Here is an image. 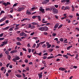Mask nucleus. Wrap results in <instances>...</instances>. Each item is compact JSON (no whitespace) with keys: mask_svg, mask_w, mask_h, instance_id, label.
<instances>
[{"mask_svg":"<svg viewBox=\"0 0 79 79\" xmlns=\"http://www.w3.org/2000/svg\"><path fill=\"white\" fill-rule=\"evenodd\" d=\"M52 11L54 14H57L58 13V10L54 6H52Z\"/></svg>","mask_w":79,"mask_h":79,"instance_id":"obj_1","label":"nucleus"},{"mask_svg":"<svg viewBox=\"0 0 79 79\" xmlns=\"http://www.w3.org/2000/svg\"><path fill=\"white\" fill-rule=\"evenodd\" d=\"M65 5H67V4H69V0H61V3H65Z\"/></svg>","mask_w":79,"mask_h":79,"instance_id":"obj_2","label":"nucleus"},{"mask_svg":"<svg viewBox=\"0 0 79 79\" xmlns=\"http://www.w3.org/2000/svg\"><path fill=\"white\" fill-rule=\"evenodd\" d=\"M20 58L19 56H16L15 57V58L12 59V60L13 61H14V62H16V60H20Z\"/></svg>","mask_w":79,"mask_h":79,"instance_id":"obj_3","label":"nucleus"},{"mask_svg":"<svg viewBox=\"0 0 79 79\" xmlns=\"http://www.w3.org/2000/svg\"><path fill=\"white\" fill-rule=\"evenodd\" d=\"M2 44H1V45H0V47H3L4 45H6V44H8V41H4L2 43Z\"/></svg>","mask_w":79,"mask_h":79,"instance_id":"obj_4","label":"nucleus"},{"mask_svg":"<svg viewBox=\"0 0 79 79\" xmlns=\"http://www.w3.org/2000/svg\"><path fill=\"white\" fill-rule=\"evenodd\" d=\"M40 8L39 9L40 11L42 12V13H45V9H43V7H40Z\"/></svg>","mask_w":79,"mask_h":79,"instance_id":"obj_5","label":"nucleus"},{"mask_svg":"<svg viewBox=\"0 0 79 79\" xmlns=\"http://www.w3.org/2000/svg\"><path fill=\"white\" fill-rule=\"evenodd\" d=\"M24 7H19L18 10H17L18 11H21L23 10H24Z\"/></svg>","mask_w":79,"mask_h":79,"instance_id":"obj_6","label":"nucleus"},{"mask_svg":"<svg viewBox=\"0 0 79 79\" xmlns=\"http://www.w3.org/2000/svg\"><path fill=\"white\" fill-rule=\"evenodd\" d=\"M20 36H26L27 35L26 34L23 32L20 33Z\"/></svg>","mask_w":79,"mask_h":79,"instance_id":"obj_7","label":"nucleus"},{"mask_svg":"<svg viewBox=\"0 0 79 79\" xmlns=\"http://www.w3.org/2000/svg\"><path fill=\"white\" fill-rule=\"evenodd\" d=\"M38 29L41 31H44V27H40Z\"/></svg>","mask_w":79,"mask_h":79,"instance_id":"obj_8","label":"nucleus"},{"mask_svg":"<svg viewBox=\"0 0 79 79\" xmlns=\"http://www.w3.org/2000/svg\"><path fill=\"white\" fill-rule=\"evenodd\" d=\"M46 44H47V48H50L51 47V46H52V45L51 44H49V43L48 42H47L46 43Z\"/></svg>","mask_w":79,"mask_h":79,"instance_id":"obj_9","label":"nucleus"},{"mask_svg":"<svg viewBox=\"0 0 79 79\" xmlns=\"http://www.w3.org/2000/svg\"><path fill=\"white\" fill-rule=\"evenodd\" d=\"M6 19V17H4L0 20V23H2Z\"/></svg>","mask_w":79,"mask_h":79,"instance_id":"obj_10","label":"nucleus"},{"mask_svg":"<svg viewBox=\"0 0 79 79\" xmlns=\"http://www.w3.org/2000/svg\"><path fill=\"white\" fill-rule=\"evenodd\" d=\"M46 11H52V7L51 8H47L45 9Z\"/></svg>","mask_w":79,"mask_h":79,"instance_id":"obj_11","label":"nucleus"},{"mask_svg":"<svg viewBox=\"0 0 79 79\" xmlns=\"http://www.w3.org/2000/svg\"><path fill=\"white\" fill-rule=\"evenodd\" d=\"M59 70H61L62 71H65L66 70V69L65 68H63L62 67L59 68Z\"/></svg>","mask_w":79,"mask_h":79,"instance_id":"obj_12","label":"nucleus"},{"mask_svg":"<svg viewBox=\"0 0 79 79\" xmlns=\"http://www.w3.org/2000/svg\"><path fill=\"white\" fill-rule=\"evenodd\" d=\"M64 17H62L61 18L62 20H63V19H65L67 17V16H66V14H64Z\"/></svg>","mask_w":79,"mask_h":79,"instance_id":"obj_13","label":"nucleus"},{"mask_svg":"<svg viewBox=\"0 0 79 79\" xmlns=\"http://www.w3.org/2000/svg\"><path fill=\"white\" fill-rule=\"evenodd\" d=\"M59 26V23H57L54 26V28H57Z\"/></svg>","mask_w":79,"mask_h":79,"instance_id":"obj_14","label":"nucleus"},{"mask_svg":"<svg viewBox=\"0 0 79 79\" xmlns=\"http://www.w3.org/2000/svg\"><path fill=\"white\" fill-rule=\"evenodd\" d=\"M48 29V28L47 27L45 26L44 27V31H47Z\"/></svg>","mask_w":79,"mask_h":79,"instance_id":"obj_15","label":"nucleus"},{"mask_svg":"<svg viewBox=\"0 0 79 79\" xmlns=\"http://www.w3.org/2000/svg\"><path fill=\"white\" fill-rule=\"evenodd\" d=\"M68 9H69V7L68 6H66L65 7V8H64V10H68Z\"/></svg>","mask_w":79,"mask_h":79,"instance_id":"obj_16","label":"nucleus"},{"mask_svg":"<svg viewBox=\"0 0 79 79\" xmlns=\"http://www.w3.org/2000/svg\"><path fill=\"white\" fill-rule=\"evenodd\" d=\"M45 21V19H42V23H47V21Z\"/></svg>","mask_w":79,"mask_h":79,"instance_id":"obj_17","label":"nucleus"},{"mask_svg":"<svg viewBox=\"0 0 79 79\" xmlns=\"http://www.w3.org/2000/svg\"><path fill=\"white\" fill-rule=\"evenodd\" d=\"M17 51L15 50H13L10 52V53H16Z\"/></svg>","mask_w":79,"mask_h":79,"instance_id":"obj_18","label":"nucleus"},{"mask_svg":"<svg viewBox=\"0 0 79 79\" xmlns=\"http://www.w3.org/2000/svg\"><path fill=\"white\" fill-rule=\"evenodd\" d=\"M38 76H39V79L42 78V75L41 73H39Z\"/></svg>","mask_w":79,"mask_h":79,"instance_id":"obj_19","label":"nucleus"},{"mask_svg":"<svg viewBox=\"0 0 79 79\" xmlns=\"http://www.w3.org/2000/svg\"><path fill=\"white\" fill-rule=\"evenodd\" d=\"M15 76L17 77H21V75L19 74H15Z\"/></svg>","mask_w":79,"mask_h":79,"instance_id":"obj_20","label":"nucleus"},{"mask_svg":"<svg viewBox=\"0 0 79 79\" xmlns=\"http://www.w3.org/2000/svg\"><path fill=\"white\" fill-rule=\"evenodd\" d=\"M37 17H38V19L39 21H41V17H40V16H38Z\"/></svg>","mask_w":79,"mask_h":79,"instance_id":"obj_21","label":"nucleus"},{"mask_svg":"<svg viewBox=\"0 0 79 79\" xmlns=\"http://www.w3.org/2000/svg\"><path fill=\"white\" fill-rule=\"evenodd\" d=\"M17 39L19 41H22V40L21 39V38H19V37H17Z\"/></svg>","mask_w":79,"mask_h":79,"instance_id":"obj_22","label":"nucleus"},{"mask_svg":"<svg viewBox=\"0 0 79 79\" xmlns=\"http://www.w3.org/2000/svg\"><path fill=\"white\" fill-rule=\"evenodd\" d=\"M53 48H51L48 49V51L50 52H53Z\"/></svg>","mask_w":79,"mask_h":79,"instance_id":"obj_23","label":"nucleus"},{"mask_svg":"<svg viewBox=\"0 0 79 79\" xmlns=\"http://www.w3.org/2000/svg\"><path fill=\"white\" fill-rule=\"evenodd\" d=\"M16 44L17 45H21V44L19 42H17Z\"/></svg>","mask_w":79,"mask_h":79,"instance_id":"obj_24","label":"nucleus"},{"mask_svg":"<svg viewBox=\"0 0 79 79\" xmlns=\"http://www.w3.org/2000/svg\"><path fill=\"white\" fill-rule=\"evenodd\" d=\"M31 27H32V25H31V24H29L28 25V26L27 27V28H28V29H29V28H31Z\"/></svg>","mask_w":79,"mask_h":79,"instance_id":"obj_25","label":"nucleus"},{"mask_svg":"<svg viewBox=\"0 0 79 79\" xmlns=\"http://www.w3.org/2000/svg\"><path fill=\"white\" fill-rule=\"evenodd\" d=\"M63 57H65L66 59H68V57L66 55H63Z\"/></svg>","mask_w":79,"mask_h":79,"instance_id":"obj_26","label":"nucleus"},{"mask_svg":"<svg viewBox=\"0 0 79 79\" xmlns=\"http://www.w3.org/2000/svg\"><path fill=\"white\" fill-rule=\"evenodd\" d=\"M5 53L6 54V55H8L9 54V52L8 51L6 50L5 52Z\"/></svg>","mask_w":79,"mask_h":79,"instance_id":"obj_27","label":"nucleus"},{"mask_svg":"<svg viewBox=\"0 0 79 79\" xmlns=\"http://www.w3.org/2000/svg\"><path fill=\"white\" fill-rule=\"evenodd\" d=\"M66 21H67L68 23H71V20L69 19H66Z\"/></svg>","mask_w":79,"mask_h":79,"instance_id":"obj_28","label":"nucleus"},{"mask_svg":"<svg viewBox=\"0 0 79 79\" xmlns=\"http://www.w3.org/2000/svg\"><path fill=\"white\" fill-rule=\"evenodd\" d=\"M7 58L9 60H10V59H11V56L10 55H8Z\"/></svg>","mask_w":79,"mask_h":79,"instance_id":"obj_29","label":"nucleus"},{"mask_svg":"<svg viewBox=\"0 0 79 79\" xmlns=\"http://www.w3.org/2000/svg\"><path fill=\"white\" fill-rule=\"evenodd\" d=\"M48 3V2H47L46 1H43L42 3H43V4H46V3Z\"/></svg>","mask_w":79,"mask_h":79,"instance_id":"obj_30","label":"nucleus"},{"mask_svg":"<svg viewBox=\"0 0 79 79\" xmlns=\"http://www.w3.org/2000/svg\"><path fill=\"white\" fill-rule=\"evenodd\" d=\"M72 11H74V6H73V5H72Z\"/></svg>","mask_w":79,"mask_h":79,"instance_id":"obj_31","label":"nucleus"},{"mask_svg":"<svg viewBox=\"0 0 79 79\" xmlns=\"http://www.w3.org/2000/svg\"><path fill=\"white\" fill-rule=\"evenodd\" d=\"M42 47L43 48H45V47H46V45L45 44H44L42 46Z\"/></svg>","mask_w":79,"mask_h":79,"instance_id":"obj_32","label":"nucleus"},{"mask_svg":"<svg viewBox=\"0 0 79 79\" xmlns=\"http://www.w3.org/2000/svg\"><path fill=\"white\" fill-rule=\"evenodd\" d=\"M35 26L33 25L31 26V29H35Z\"/></svg>","mask_w":79,"mask_h":79,"instance_id":"obj_33","label":"nucleus"},{"mask_svg":"<svg viewBox=\"0 0 79 79\" xmlns=\"http://www.w3.org/2000/svg\"><path fill=\"white\" fill-rule=\"evenodd\" d=\"M67 55H69V56H74V55H71V54L69 53H67Z\"/></svg>","mask_w":79,"mask_h":79,"instance_id":"obj_34","label":"nucleus"},{"mask_svg":"<svg viewBox=\"0 0 79 79\" xmlns=\"http://www.w3.org/2000/svg\"><path fill=\"white\" fill-rule=\"evenodd\" d=\"M9 27H7L3 29V30H7L8 29H9Z\"/></svg>","mask_w":79,"mask_h":79,"instance_id":"obj_35","label":"nucleus"},{"mask_svg":"<svg viewBox=\"0 0 79 79\" xmlns=\"http://www.w3.org/2000/svg\"><path fill=\"white\" fill-rule=\"evenodd\" d=\"M37 15L33 16L32 17V18H33V19H35V18H37Z\"/></svg>","mask_w":79,"mask_h":79,"instance_id":"obj_36","label":"nucleus"},{"mask_svg":"<svg viewBox=\"0 0 79 79\" xmlns=\"http://www.w3.org/2000/svg\"><path fill=\"white\" fill-rule=\"evenodd\" d=\"M67 40H67V39H66L64 41V43H68V41H67Z\"/></svg>","mask_w":79,"mask_h":79,"instance_id":"obj_37","label":"nucleus"},{"mask_svg":"<svg viewBox=\"0 0 79 79\" xmlns=\"http://www.w3.org/2000/svg\"><path fill=\"white\" fill-rule=\"evenodd\" d=\"M62 26H63V24H61L59 25V26L58 27V29H60V28H61V27H62Z\"/></svg>","mask_w":79,"mask_h":79,"instance_id":"obj_38","label":"nucleus"},{"mask_svg":"<svg viewBox=\"0 0 79 79\" xmlns=\"http://www.w3.org/2000/svg\"><path fill=\"white\" fill-rule=\"evenodd\" d=\"M33 25H37V23H31Z\"/></svg>","mask_w":79,"mask_h":79,"instance_id":"obj_39","label":"nucleus"},{"mask_svg":"<svg viewBox=\"0 0 79 79\" xmlns=\"http://www.w3.org/2000/svg\"><path fill=\"white\" fill-rule=\"evenodd\" d=\"M10 12L11 13H13V9L12 8H11L10 9Z\"/></svg>","mask_w":79,"mask_h":79,"instance_id":"obj_40","label":"nucleus"},{"mask_svg":"<svg viewBox=\"0 0 79 79\" xmlns=\"http://www.w3.org/2000/svg\"><path fill=\"white\" fill-rule=\"evenodd\" d=\"M78 57V54H76V56L75 57V59H76L77 60H79V59L77 58Z\"/></svg>","mask_w":79,"mask_h":79,"instance_id":"obj_41","label":"nucleus"},{"mask_svg":"<svg viewBox=\"0 0 79 79\" xmlns=\"http://www.w3.org/2000/svg\"><path fill=\"white\" fill-rule=\"evenodd\" d=\"M9 22H10V21L9 20H7L6 21L5 23L6 24H8L9 23Z\"/></svg>","mask_w":79,"mask_h":79,"instance_id":"obj_42","label":"nucleus"},{"mask_svg":"<svg viewBox=\"0 0 79 79\" xmlns=\"http://www.w3.org/2000/svg\"><path fill=\"white\" fill-rule=\"evenodd\" d=\"M72 47V46H69V47H68L67 48V50H69L70 48H71Z\"/></svg>","mask_w":79,"mask_h":79,"instance_id":"obj_43","label":"nucleus"},{"mask_svg":"<svg viewBox=\"0 0 79 79\" xmlns=\"http://www.w3.org/2000/svg\"><path fill=\"white\" fill-rule=\"evenodd\" d=\"M3 55L2 53H1L0 54V58H2L3 57Z\"/></svg>","mask_w":79,"mask_h":79,"instance_id":"obj_44","label":"nucleus"},{"mask_svg":"<svg viewBox=\"0 0 79 79\" xmlns=\"http://www.w3.org/2000/svg\"><path fill=\"white\" fill-rule=\"evenodd\" d=\"M27 19H23V20H21V22H23L24 21V20H27Z\"/></svg>","mask_w":79,"mask_h":79,"instance_id":"obj_45","label":"nucleus"},{"mask_svg":"<svg viewBox=\"0 0 79 79\" xmlns=\"http://www.w3.org/2000/svg\"><path fill=\"white\" fill-rule=\"evenodd\" d=\"M36 46V44H34L32 46V48H35V46Z\"/></svg>","mask_w":79,"mask_h":79,"instance_id":"obj_46","label":"nucleus"},{"mask_svg":"<svg viewBox=\"0 0 79 79\" xmlns=\"http://www.w3.org/2000/svg\"><path fill=\"white\" fill-rule=\"evenodd\" d=\"M45 42V41L41 42V43H39V44L42 45L43 44H44Z\"/></svg>","mask_w":79,"mask_h":79,"instance_id":"obj_47","label":"nucleus"},{"mask_svg":"<svg viewBox=\"0 0 79 79\" xmlns=\"http://www.w3.org/2000/svg\"><path fill=\"white\" fill-rule=\"evenodd\" d=\"M60 40L61 42H63V38H61L60 39Z\"/></svg>","mask_w":79,"mask_h":79,"instance_id":"obj_48","label":"nucleus"},{"mask_svg":"<svg viewBox=\"0 0 79 79\" xmlns=\"http://www.w3.org/2000/svg\"><path fill=\"white\" fill-rule=\"evenodd\" d=\"M3 4L4 5H5V6H6V2H3Z\"/></svg>","mask_w":79,"mask_h":79,"instance_id":"obj_49","label":"nucleus"},{"mask_svg":"<svg viewBox=\"0 0 79 79\" xmlns=\"http://www.w3.org/2000/svg\"><path fill=\"white\" fill-rule=\"evenodd\" d=\"M5 24H6L5 23H4L1 24L0 26H3L5 25Z\"/></svg>","mask_w":79,"mask_h":79,"instance_id":"obj_50","label":"nucleus"},{"mask_svg":"<svg viewBox=\"0 0 79 79\" xmlns=\"http://www.w3.org/2000/svg\"><path fill=\"white\" fill-rule=\"evenodd\" d=\"M52 37H55V36H56V33H53V34H52Z\"/></svg>","mask_w":79,"mask_h":79,"instance_id":"obj_51","label":"nucleus"},{"mask_svg":"<svg viewBox=\"0 0 79 79\" xmlns=\"http://www.w3.org/2000/svg\"><path fill=\"white\" fill-rule=\"evenodd\" d=\"M9 16L10 18H13V16L11 15H9Z\"/></svg>","mask_w":79,"mask_h":79,"instance_id":"obj_52","label":"nucleus"},{"mask_svg":"<svg viewBox=\"0 0 79 79\" xmlns=\"http://www.w3.org/2000/svg\"><path fill=\"white\" fill-rule=\"evenodd\" d=\"M42 63H43V64H46V62H45V61H42Z\"/></svg>","mask_w":79,"mask_h":79,"instance_id":"obj_53","label":"nucleus"},{"mask_svg":"<svg viewBox=\"0 0 79 79\" xmlns=\"http://www.w3.org/2000/svg\"><path fill=\"white\" fill-rule=\"evenodd\" d=\"M18 29H19V27H16L15 28V31H17Z\"/></svg>","mask_w":79,"mask_h":79,"instance_id":"obj_54","label":"nucleus"},{"mask_svg":"<svg viewBox=\"0 0 79 79\" xmlns=\"http://www.w3.org/2000/svg\"><path fill=\"white\" fill-rule=\"evenodd\" d=\"M6 6H7V5H10V2H7L6 3Z\"/></svg>","mask_w":79,"mask_h":79,"instance_id":"obj_55","label":"nucleus"},{"mask_svg":"<svg viewBox=\"0 0 79 79\" xmlns=\"http://www.w3.org/2000/svg\"><path fill=\"white\" fill-rule=\"evenodd\" d=\"M2 13H5V11H4L2 10L1 12V15H2Z\"/></svg>","mask_w":79,"mask_h":79,"instance_id":"obj_56","label":"nucleus"},{"mask_svg":"<svg viewBox=\"0 0 79 79\" xmlns=\"http://www.w3.org/2000/svg\"><path fill=\"white\" fill-rule=\"evenodd\" d=\"M39 44H39V43L37 44L36 46V48H39Z\"/></svg>","mask_w":79,"mask_h":79,"instance_id":"obj_57","label":"nucleus"},{"mask_svg":"<svg viewBox=\"0 0 79 79\" xmlns=\"http://www.w3.org/2000/svg\"><path fill=\"white\" fill-rule=\"evenodd\" d=\"M54 6L55 7V8H58V5H54Z\"/></svg>","mask_w":79,"mask_h":79,"instance_id":"obj_58","label":"nucleus"},{"mask_svg":"<svg viewBox=\"0 0 79 79\" xmlns=\"http://www.w3.org/2000/svg\"><path fill=\"white\" fill-rule=\"evenodd\" d=\"M22 49H23V51H25V52H27V50H26V49L25 48H23Z\"/></svg>","mask_w":79,"mask_h":79,"instance_id":"obj_59","label":"nucleus"},{"mask_svg":"<svg viewBox=\"0 0 79 79\" xmlns=\"http://www.w3.org/2000/svg\"><path fill=\"white\" fill-rule=\"evenodd\" d=\"M17 6V3H15L13 5V7L14 6Z\"/></svg>","mask_w":79,"mask_h":79,"instance_id":"obj_60","label":"nucleus"},{"mask_svg":"<svg viewBox=\"0 0 79 79\" xmlns=\"http://www.w3.org/2000/svg\"><path fill=\"white\" fill-rule=\"evenodd\" d=\"M5 69V67H2L1 68V71H3V69Z\"/></svg>","mask_w":79,"mask_h":79,"instance_id":"obj_61","label":"nucleus"},{"mask_svg":"<svg viewBox=\"0 0 79 79\" xmlns=\"http://www.w3.org/2000/svg\"><path fill=\"white\" fill-rule=\"evenodd\" d=\"M35 33L34 32H33L32 33H31L30 34V35H34V34Z\"/></svg>","mask_w":79,"mask_h":79,"instance_id":"obj_62","label":"nucleus"},{"mask_svg":"<svg viewBox=\"0 0 79 79\" xmlns=\"http://www.w3.org/2000/svg\"><path fill=\"white\" fill-rule=\"evenodd\" d=\"M9 65H10V63H8L6 65V67L8 68V66H9Z\"/></svg>","mask_w":79,"mask_h":79,"instance_id":"obj_63","label":"nucleus"},{"mask_svg":"<svg viewBox=\"0 0 79 79\" xmlns=\"http://www.w3.org/2000/svg\"><path fill=\"white\" fill-rule=\"evenodd\" d=\"M44 35H47L48 34V33L46 32H44Z\"/></svg>","mask_w":79,"mask_h":79,"instance_id":"obj_64","label":"nucleus"}]
</instances>
